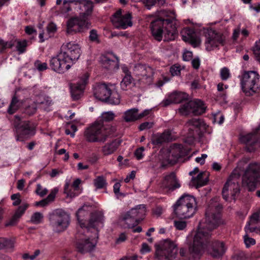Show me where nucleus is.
<instances>
[{
  "label": "nucleus",
  "mask_w": 260,
  "mask_h": 260,
  "mask_svg": "<svg viewBox=\"0 0 260 260\" xmlns=\"http://www.w3.org/2000/svg\"><path fill=\"white\" fill-rule=\"evenodd\" d=\"M20 106L19 100L16 94H15L12 98L11 103L8 109V113L10 114H14L19 108Z\"/></svg>",
  "instance_id": "obj_35"
},
{
  "label": "nucleus",
  "mask_w": 260,
  "mask_h": 260,
  "mask_svg": "<svg viewBox=\"0 0 260 260\" xmlns=\"http://www.w3.org/2000/svg\"><path fill=\"white\" fill-rule=\"evenodd\" d=\"M148 70L149 71L148 75L139 78L138 81L141 85H149L152 83V70L150 68H148Z\"/></svg>",
  "instance_id": "obj_42"
},
{
  "label": "nucleus",
  "mask_w": 260,
  "mask_h": 260,
  "mask_svg": "<svg viewBox=\"0 0 260 260\" xmlns=\"http://www.w3.org/2000/svg\"><path fill=\"white\" fill-rule=\"evenodd\" d=\"M146 213V206L139 205L127 212L122 217V220L128 228H132L137 225L145 217Z\"/></svg>",
  "instance_id": "obj_10"
},
{
  "label": "nucleus",
  "mask_w": 260,
  "mask_h": 260,
  "mask_svg": "<svg viewBox=\"0 0 260 260\" xmlns=\"http://www.w3.org/2000/svg\"><path fill=\"white\" fill-rule=\"evenodd\" d=\"M148 68L143 64H138L135 67L134 70L136 76L139 78L148 75L149 74Z\"/></svg>",
  "instance_id": "obj_37"
},
{
  "label": "nucleus",
  "mask_w": 260,
  "mask_h": 260,
  "mask_svg": "<svg viewBox=\"0 0 260 260\" xmlns=\"http://www.w3.org/2000/svg\"><path fill=\"white\" fill-rule=\"evenodd\" d=\"M115 129L109 126L105 127L102 123L95 122L84 133L86 140L89 142L104 143L111 137Z\"/></svg>",
  "instance_id": "obj_5"
},
{
  "label": "nucleus",
  "mask_w": 260,
  "mask_h": 260,
  "mask_svg": "<svg viewBox=\"0 0 260 260\" xmlns=\"http://www.w3.org/2000/svg\"><path fill=\"white\" fill-rule=\"evenodd\" d=\"M244 242L247 247L255 244V241L254 239L248 237L247 236H244Z\"/></svg>",
  "instance_id": "obj_61"
},
{
  "label": "nucleus",
  "mask_w": 260,
  "mask_h": 260,
  "mask_svg": "<svg viewBox=\"0 0 260 260\" xmlns=\"http://www.w3.org/2000/svg\"><path fill=\"white\" fill-rule=\"evenodd\" d=\"M133 80V78L131 75H125L120 83V86L121 89L123 90H126L127 89V86L132 83Z\"/></svg>",
  "instance_id": "obj_43"
},
{
  "label": "nucleus",
  "mask_w": 260,
  "mask_h": 260,
  "mask_svg": "<svg viewBox=\"0 0 260 260\" xmlns=\"http://www.w3.org/2000/svg\"><path fill=\"white\" fill-rule=\"evenodd\" d=\"M209 245L210 246L209 249L210 255L215 259L221 258L225 252L226 248L225 247L224 243L223 242H220L217 240L212 241L211 236L209 244L199 257H195L193 256L190 254L189 251L188 250L190 256L194 259H198L200 258L201 256L203 255L205 250L208 247Z\"/></svg>",
  "instance_id": "obj_18"
},
{
  "label": "nucleus",
  "mask_w": 260,
  "mask_h": 260,
  "mask_svg": "<svg viewBox=\"0 0 260 260\" xmlns=\"http://www.w3.org/2000/svg\"><path fill=\"white\" fill-rule=\"evenodd\" d=\"M80 8H84V12L81 14L80 16L88 20V16L91 15L93 10V3L91 1L88 0H80Z\"/></svg>",
  "instance_id": "obj_31"
},
{
  "label": "nucleus",
  "mask_w": 260,
  "mask_h": 260,
  "mask_svg": "<svg viewBox=\"0 0 260 260\" xmlns=\"http://www.w3.org/2000/svg\"><path fill=\"white\" fill-rule=\"evenodd\" d=\"M114 114L112 112H107L102 114V118L104 121H110L114 119Z\"/></svg>",
  "instance_id": "obj_54"
},
{
  "label": "nucleus",
  "mask_w": 260,
  "mask_h": 260,
  "mask_svg": "<svg viewBox=\"0 0 260 260\" xmlns=\"http://www.w3.org/2000/svg\"><path fill=\"white\" fill-rule=\"evenodd\" d=\"M158 18L151 23V30L154 38L160 41L164 35V41L174 40L177 36V29L173 19L169 18L170 13L166 10L158 12Z\"/></svg>",
  "instance_id": "obj_3"
},
{
  "label": "nucleus",
  "mask_w": 260,
  "mask_h": 260,
  "mask_svg": "<svg viewBox=\"0 0 260 260\" xmlns=\"http://www.w3.org/2000/svg\"><path fill=\"white\" fill-rule=\"evenodd\" d=\"M220 75L222 80H226L230 77L229 70L226 67L222 68L220 70Z\"/></svg>",
  "instance_id": "obj_50"
},
{
  "label": "nucleus",
  "mask_w": 260,
  "mask_h": 260,
  "mask_svg": "<svg viewBox=\"0 0 260 260\" xmlns=\"http://www.w3.org/2000/svg\"><path fill=\"white\" fill-rule=\"evenodd\" d=\"M192 181L196 188H200L206 185L209 181L205 172L200 173L196 177H192Z\"/></svg>",
  "instance_id": "obj_32"
},
{
  "label": "nucleus",
  "mask_w": 260,
  "mask_h": 260,
  "mask_svg": "<svg viewBox=\"0 0 260 260\" xmlns=\"http://www.w3.org/2000/svg\"><path fill=\"white\" fill-rule=\"evenodd\" d=\"M28 205L27 204H24L20 206L16 210L15 214H14L18 219L24 213L25 210L28 208Z\"/></svg>",
  "instance_id": "obj_47"
},
{
  "label": "nucleus",
  "mask_w": 260,
  "mask_h": 260,
  "mask_svg": "<svg viewBox=\"0 0 260 260\" xmlns=\"http://www.w3.org/2000/svg\"><path fill=\"white\" fill-rule=\"evenodd\" d=\"M155 256L158 259L165 258L167 260H174L178 254L177 245L172 241L167 239L155 244Z\"/></svg>",
  "instance_id": "obj_8"
},
{
  "label": "nucleus",
  "mask_w": 260,
  "mask_h": 260,
  "mask_svg": "<svg viewBox=\"0 0 260 260\" xmlns=\"http://www.w3.org/2000/svg\"><path fill=\"white\" fill-rule=\"evenodd\" d=\"M259 179L260 163L253 162L249 164L242 177L243 185L247 187L249 191H253Z\"/></svg>",
  "instance_id": "obj_7"
},
{
  "label": "nucleus",
  "mask_w": 260,
  "mask_h": 260,
  "mask_svg": "<svg viewBox=\"0 0 260 260\" xmlns=\"http://www.w3.org/2000/svg\"><path fill=\"white\" fill-rule=\"evenodd\" d=\"M88 215V212L83 209V207L80 208L76 212V217L80 225L79 230L86 232L89 234L90 232L93 233L95 236L98 235V231L95 229L97 223L101 221L102 216L97 213H92L90 214V219L86 222L82 218Z\"/></svg>",
  "instance_id": "obj_6"
},
{
  "label": "nucleus",
  "mask_w": 260,
  "mask_h": 260,
  "mask_svg": "<svg viewBox=\"0 0 260 260\" xmlns=\"http://www.w3.org/2000/svg\"><path fill=\"white\" fill-rule=\"evenodd\" d=\"M138 109L133 108L125 112L123 118L126 122H132L138 120Z\"/></svg>",
  "instance_id": "obj_33"
},
{
  "label": "nucleus",
  "mask_w": 260,
  "mask_h": 260,
  "mask_svg": "<svg viewBox=\"0 0 260 260\" xmlns=\"http://www.w3.org/2000/svg\"><path fill=\"white\" fill-rule=\"evenodd\" d=\"M206 109V107L203 101L196 99L182 105L179 110L180 112L185 115L192 113L194 115H199L205 113Z\"/></svg>",
  "instance_id": "obj_16"
},
{
  "label": "nucleus",
  "mask_w": 260,
  "mask_h": 260,
  "mask_svg": "<svg viewBox=\"0 0 260 260\" xmlns=\"http://www.w3.org/2000/svg\"><path fill=\"white\" fill-rule=\"evenodd\" d=\"M236 174L232 173L225 183L222 191L223 198L228 201L229 194L233 200H235L236 196L240 192V186Z\"/></svg>",
  "instance_id": "obj_14"
},
{
  "label": "nucleus",
  "mask_w": 260,
  "mask_h": 260,
  "mask_svg": "<svg viewBox=\"0 0 260 260\" xmlns=\"http://www.w3.org/2000/svg\"><path fill=\"white\" fill-rule=\"evenodd\" d=\"M222 210L219 197L213 198L209 201L205 212V222H200L199 229L189 245V252L193 256L200 257L210 242L211 232L224 224L221 215Z\"/></svg>",
  "instance_id": "obj_1"
},
{
  "label": "nucleus",
  "mask_w": 260,
  "mask_h": 260,
  "mask_svg": "<svg viewBox=\"0 0 260 260\" xmlns=\"http://www.w3.org/2000/svg\"><path fill=\"white\" fill-rule=\"evenodd\" d=\"M4 248L6 249L8 251L12 252L14 250L15 240L14 239H8L4 238Z\"/></svg>",
  "instance_id": "obj_44"
},
{
  "label": "nucleus",
  "mask_w": 260,
  "mask_h": 260,
  "mask_svg": "<svg viewBox=\"0 0 260 260\" xmlns=\"http://www.w3.org/2000/svg\"><path fill=\"white\" fill-rule=\"evenodd\" d=\"M163 187L171 190H174L180 187V184L177 179L175 172H172L164 177L162 182Z\"/></svg>",
  "instance_id": "obj_24"
},
{
  "label": "nucleus",
  "mask_w": 260,
  "mask_h": 260,
  "mask_svg": "<svg viewBox=\"0 0 260 260\" xmlns=\"http://www.w3.org/2000/svg\"><path fill=\"white\" fill-rule=\"evenodd\" d=\"M48 192V190L46 188L43 189L42 186L40 184H38L37 185V188L36 190V193L41 197H44Z\"/></svg>",
  "instance_id": "obj_53"
},
{
  "label": "nucleus",
  "mask_w": 260,
  "mask_h": 260,
  "mask_svg": "<svg viewBox=\"0 0 260 260\" xmlns=\"http://www.w3.org/2000/svg\"><path fill=\"white\" fill-rule=\"evenodd\" d=\"M170 72L172 76H176L180 73V68L179 66L174 65L170 68Z\"/></svg>",
  "instance_id": "obj_59"
},
{
  "label": "nucleus",
  "mask_w": 260,
  "mask_h": 260,
  "mask_svg": "<svg viewBox=\"0 0 260 260\" xmlns=\"http://www.w3.org/2000/svg\"><path fill=\"white\" fill-rule=\"evenodd\" d=\"M16 40H11L10 41H5L3 39L0 38V53H4L7 48H12L15 45Z\"/></svg>",
  "instance_id": "obj_39"
},
{
  "label": "nucleus",
  "mask_w": 260,
  "mask_h": 260,
  "mask_svg": "<svg viewBox=\"0 0 260 260\" xmlns=\"http://www.w3.org/2000/svg\"><path fill=\"white\" fill-rule=\"evenodd\" d=\"M35 67L39 71H43L47 69V64L46 62L42 63L38 60L35 62Z\"/></svg>",
  "instance_id": "obj_52"
},
{
  "label": "nucleus",
  "mask_w": 260,
  "mask_h": 260,
  "mask_svg": "<svg viewBox=\"0 0 260 260\" xmlns=\"http://www.w3.org/2000/svg\"><path fill=\"white\" fill-rule=\"evenodd\" d=\"M186 155V151L181 144H173L169 148L168 164L173 165L178 159Z\"/></svg>",
  "instance_id": "obj_22"
},
{
  "label": "nucleus",
  "mask_w": 260,
  "mask_h": 260,
  "mask_svg": "<svg viewBox=\"0 0 260 260\" xmlns=\"http://www.w3.org/2000/svg\"><path fill=\"white\" fill-rule=\"evenodd\" d=\"M181 34L183 41L189 43L193 47L200 45V41L193 29L185 28L181 31Z\"/></svg>",
  "instance_id": "obj_23"
},
{
  "label": "nucleus",
  "mask_w": 260,
  "mask_h": 260,
  "mask_svg": "<svg viewBox=\"0 0 260 260\" xmlns=\"http://www.w3.org/2000/svg\"><path fill=\"white\" fill-rule=\"evenodd\" d=\"M37 110V104L36 102L26 107L24 110V112L28 115L34 114Z\"/></svg>",
  "instance_id": "obj_48"
},
{
  "label": "nucleus",
  "mask_w": 260,
  "mask_h": 260,
  "mask_svg": "<svg viewBox=\"0 0 260 260\" xmlns=\"http://www.w3.org/2000/svg\"><path fill=\"white\" fill-rule=\"evenodd\" d=\"M88 20L80 16V18L75 17L70 19L67 24V33L72 34L82 32L84 29L88 28Z\"/></svg>",
  "instance_id": "obj_20"
},
{
  "label": "nucleus",
  "mask_w": 260,
  "mask_h": 260,
  "mask_svg": "<svg viewBox=\"0 0 260 260\" xmlns=\"http://www.w3.org/2000/svg\"><path fill=\"white\" fill-rule=\"evenodd\" d=\"M152 125L153 123L152 122H145L140 125L139 128L140 131H143L146 129L150 128L152 127Z\"/></svg>",
  "instance_id": "obj_62"
},
{
  "label": "nucleus",
  "mask_w": 260,
  "mask_h": 260,
  "mask_svg": "<svg viewBox=\"0 0 260 260\" xmlns=\"http://www.w3.org/2000/svg\"><path fill=\"white\" fill-rule=\"evenodd\" d=\"M56 29V25L53 22L49 23L47 26V31L49 34H54Z\"/></svg>",
  "instance_id": "obj_57"
},
{
  "label": "nucleus",
  "mask_w": 260,
  "mask_h": 260,
  "mask_svg": "<svg viewBox=\"0 0 260 260\" xmlns=\"http://www.w3.org/2000/svg\"><path fill=\"white\" fill-rule=\"evenodd\" d=\"M121 140L115 139L110 143L106 144L103 147L102 151L105 155H108L114 153L120 145Z\"/></svg>",
  "instance_id": "obj_30"
},
{
  "label": "nucleus",
  "mask_w": 260,
  "mask_h": 260,
  "mask_svg": "<svg viewBox=\"0 0 260 260\" xmlns=\"http://www.w3.org/2000/svg\"><path fill=\"white\" fill-rule=\"evenodd\" d=\"M248 256L246 253L240 249H236L231 255V260H246Z\"/></svg>",
  "instance_id": "obj_38"
},
{
  "label": "nucleus",
  "mask_w": 260,
  "mask_h": 260,
  "mask_svg": "<svg viewBox=\"0 0 260 260\" xmlns=\"http://www.w3.org/2000/svg\"><path fill=\"white\" fill-rule=\"evenodd\" d=\"M121 186V184L119 182H116L114 184L113 186V191L115 195L116 196L117 198H119L120 197H124L125 196V194L122 192H120V188Z\"/></svg>",
  "instance_id": "obj_51"
},
{
  "label": "nucleus",
  "mask_w": 260,
  "mask_h": 260,
  "mask_svg": "<svg viewBox=\"0 0 260 260\" xmlns=\"http://www.w3.org/2000/svg\"><path fill=\"white\" fill-rule=\"evenodd\" d=\"M191 64L193 68L195 69H199L200 65V61L199 58H196L192 60Z\"/></svg>",
  "instance_id": "obj_64"
},
{
  "label": "nucleus",
  "mask_w": 260,
  "mask_h": 260,
  "mask_svg": "<svg viewBox=\"0 0 260 260\" xmlns=\"http://www.w3.org/2000/svg\"><path fill=\"white\" fill-rule=\"evenodd\" d=\"M75 238L76 249L78 252L81 253L90 252L95 246L96 243H93L91 240L93 236L86 233V232L79 229Z\"/></svg>",
  "instance_id": "obj_12"
},
{
  "label": "nucleus",
  "mask_w": 260,
  "mask_h": 260,
  "mask_svg": "<svg viewBox=\"0 0 260 260\" xmlns=\"http://www.w3.org/2000/svg\"><path fill=\"white\" fill-rule=\"evenodd\" d=\"M50 225L56 232L64 231L69 225L70 216L66 212L57 210L49 215Z\"/></svg>",
  "instance_id": "obj_13"
},
{
  "label": "nucleus",
  "mask_w": 260,
  "mask_h": 260,
  "mask_svg": "<svg viewBox=\"0 0 260 260\" xmlns=\"http://www.w3.org/2000/svg\"><path fill=\"white\" fill-rule=\"evenodd\" d=\"M37 105L45 111H49V107L52 104L51 98L48 96H43L42 99L40 98L36 101Z\"/></svg>",
  "instance_id": "obj_34"
},
{
  "label": "nucleus",
  "mask_w": 260,
  "mask_h": 260,
  "mask_svg": "<svg viewBox=\"0 0 260 260\" xmlns=\"http://www.w3.org/2000/svg\"><path fill=\"white\" fill-rule=\"evenodd\" d=\"M144 150L143 147H141L137 149L135 151V156L136 157L137 159L140 160L143 157V152Z\"/></svg>",
  "instance_id": "obj_58"
},
{
  "label": "nucleus",
  "mask_w": 260,
  "mask_h": 260,
  "mask_svg": "<svg viewBox=\"0 0 260 260\" xmlns=\"http://www.w3.org/2000/svg\"><path fill=\"white\" fill-rule=\"evenodd\" d=\"M110 90L106 84H98L95 86L93 93L96 99L105 102L110 95Z\"/></svg>",
  "instance_id": "obj_25"
},
{
  "label": "nucleus",
  "mask_w": 260,
  "mask_h": 260,
  "mask_svg": "<svg viewBox=\"0 0 260 260\" xmlns=\"http://www.w3.org/2000/svg\"><path fill=\"white\" fill-rule=\"evenodd\" d=\"M16 40L15 42L16 50L18 52L19 54L23 53L26 51V48L27 46V41L23 40L22 41Z\"/></svg>",
  "instance_id": "obj_41"
},
{
  "label": "nucleus",
  "mask_w": 260,
  "mask_h": 260,
  "mask_svg": "<svg viewBox=\"0 0 260 260\" xmlns=\"http://www.w3.org/2000/svg\"><path fill=\"white\" fill-rule=\"evenodd\" d=\"M245 228L250 232L260 233V216L258 213H253L251 216Z\"/></svg>",
  "instance_id": "obj_27"
},
{
  "label": "nucleus",
  "mask_w": 260,
  "mask_h": 260,
  "mask_svg": "<svg viewBox=\"0 0 260 260\" xmlns=\"http://www.w3.org/2000/svg\"><path fill=\"white\" fill-rule=\"evenodd\" d=\"M187 124L189 127V130L192 131L190 134L191 136H194V129H196V132L198 134L199 133L198 129L205 128L206 126L204 121L200 118H192L187 121Z\"/></svg>",
  "instance_id": "obj_28"
},
{
  "label": "nucleus",
  "mask_w": 260,
  "mask_h": 260,
  "mask_svg": "<svg viewBox=\"0 0 260 260\" xmlns=\"http://www.w3.org/2000/svg\"><path fill=\"white\" fill-rule=\"evenodd\" d=\"M206 49L207 51H211L218 47L219 45L223 46L225 43V37L221 32L213 29L208 30L206 35Z\"/></svg>",
  "instance_id": "obj_15"
},
{
  "label": "nucleus",
  "mask_w": 260,
  "mask_h": 260,
  "mask_svg": "<svg viewBox=\"0 0 260 260\" xmlns=\"http://www.w3.org/2000/svg\"><path fill=\"white\" fill-rule=\"evenodd\" d=\"M259 75L256 72H245L241 79L242 90L247 96L252 95L258 92L257 83L259 82Z\"/></svg>",
  "instance_id": "obj_9"
},
{
  "label": "nucleus",
  "mask_w": 260,
  "mask_h": 260,
  "mask_svg": "<svg viewBox=\"0 0 260 260\" xmlns=\"http://www.w3.org/2000/svg\"><path fill=\"white\" fill-rule=\"evenodd\" d=\"M115 59H112L107 56H104L102 58V64L103 67L109 70H114L119 68V59L118 57L114 56Z\"/></svg>",
  "instance_id": "obj_29"
},
{
  "label": "nucleus",
  "mask_w": 260,
  "mask_h": 260,
  "mask_svg": "<svg viewBox=\"0 0 260 260\" xmlns=\"http://www.w3.org/2000/svg\"><path fill=\"white\" fill-rule=\"evenodd\" d=\"M80 55L78 44L72 42L63 44L58 54L50 60V67L56 72L64 73L76 62Z\"/></svg>",
  "instance_id": "obj_2"
},
{
  "label": "nucleus",
  "mask_w": 260,
  "mask_h": 260,
  "mask_svg": "<svg viewBox=\"0 0 260 260\" xmlns=\"http://www.w3.org/2000/svg\"><path fill=\"white\" fill-rule=\"evenodd\" d=\"M253 53L255 55L256 59L260 62V41L256 42L253 48Z\"/></svg>",
  "instance_id": "obj_49"
},
{
  "label": "nucleus",
  "mask_w": 260,
  "mask_h": 260,
  "mask_svg": "<svg viewBox=\"0 0 260 260\" xmlns=\"http://www.w3.org/2000/svg\"><path fill=\"white\" fill-rule=\"evenodd\" d=\"M113 26L118 29H125L128 26H132V15L130 13L122 15L121 10L116 11L111 18Z\"/></svg>",
  "instance_id": "obj_19"
},
{
  "label": "nucleus",
  "mask_w": 260,
  "mask_h": 260,
  "mask_svg": "<svg viewBox=\"0 0 260 260\" xmlns=\"http://www.w3.org/2000/svg\"><path fill=\"white\" fill-rule=\"evenodd\" d=\"M188 95L181 92H175L171 94V99H173V103H180L188 99Z\"/></svg>",
  "instance_id": "obj_36"
},
{
  "label": "nucleus",
  "mask_w": 260,
  "mask_h": 260,
  "mask_svg": "<svg viewBox=\"0 0 260 260\" xmlns=\"http://www.w3.org/2000/svg\"><path fill=\"white\" fill-rule=\"evenodd\" d=\"M173 138L169 131H165L162 133L156 134L152 137V143L155 145H160L164 143L171 141Z\"/></svg>",
  "instance_id": "obj_26"
},
{
  "label": "nucleus",
  "mask_w": 260,
  "mask_h": 260,
  "mask_svg": "<svg viewBox=\"0 0 260 260\" xmlns=\"http://www.w3.org/2000/svg\"><path fill=\"white\" fill-rule=\"evenodd\" d=\"M18 220L19 219L14 215L11 219H10L6 222L5 226H13L17 223Z\"/></svg>",
  "instance_id": "obj_60"
},
{
  "label": "nucleus",
  "mask_w": 260,
  "mask_h": 260,
  "mask_svg": "<svg viewBox=\"0 0 260 260\" xmlns=\"http://www.w3.org/2000/svg\"><path fill=\"white\" fill-rule=\"evenodd\" d=\"M13 125L16 133L17 141H23L24 139L28 138L35 134L33 127L29 121H23L18 115H15L13 120Z\"/></svg>",
  "instance_id": "obj_11"
},
{
  "label": "nucleus",
  "mask_w": 260,
  "mask_h": 260,
  "mask_svg": "<svg viewBox=\"0 0 260 260\" xmlns=\"http://www.w3.org/2000/svg\"><path fill=\"white\" fill-rule=\"evenodd\" d=\"M174 226L178 230H183L186 227V222L184 221H174Z\"/></svg>",
  "instance_id": "obj_55"
},
{
  "label": "nucleus",
  "mask_w": 260,
  "mask_h": 260,
  "mask_svg": "<svg viewBox=\"0 0 260 260\" xmlns=\"http://www.w3.org/2000/svg\"><path fill=\"white\" fill-rule=\"evenodd\" d=\"M43 215L39 212L34 213L31 216L30 222L34 224H39L42 222Z\"/></svg>",
  "instance_id": "obj_45"
},
{
  "label": "nucleus",
  "mask_w": 260,
  "mask_h": 260,
  "mask_svg": "<svg viewBox=\"0 0 260 260\" xmlns=\"http://www.w3.org/2000/svg\"><path fill=\"white\" fill-rule=\"evenodd\" d=\"M106 102L113 105H118L120 103V95L117 91L110 90V95Z\"/></svg>",
  "instance_id": "obj_40"
},
{
  "label": "nucleus",
  "mask_w": 260,
  "mask_h": 260,
  "mask_svg": "<svg viewBox=\"0 0 260 260\" xmlns=\"http://www.w3.org/2000/svg\"><path fill=\"white\" fill-rule=\"evenodd\" d=\"M197 204L192 196L184 194L174 205L175 214L180 218L186 219L192 217L196 212Z\"/></svg>",
  "instance_id": "obj_4"
},
{
  "label": "nucleus",
  "mask_w": 260,
  "mask_h": 260,
  "mask_svg": "<svg viewBox=\"0 0 260 260\" xmlns=\"http://www.w3.org/2000/svg\"><path fill=\"white\" fill-rule=\"evenodd\" d=\"M259 129L260 126H258L253 132L240 138L241 142L246 145L245 149L247 151L254 152L260 147V136L258 135Z\"/></svg>",
  "instance_id": "obj_17"
},
{
  "label": "nucleus",
  "mask_w": 260,
  "mask_h": 260,
  "mask_svg": "<svg viewBox=\"0 0 260 260\" xmlns=\"http://www.w3.org/2000/svg\"><path fill=\"white\" fill-rule=\"evenodd\" d=\"M20 194L19 193L13 194L11 196V200L14 201L13 203L14 206H18L21 203V200L20 199Z\"/></svg>",
  "instance_id": "obj_56"
},
{
  "label": "nucleus",
  "mask_w": 260,
  "mask_h": 260,
  "mask_svg": "<svg viewBox=\"0 0 260 260\" xmlns=\"http://www.w3.org/2000/svg\"><path fill=\"white\" fill-rule=\"evenodd\" d=\"M89 39L91 41H93V42L98 41L99 42L96 30H95V29H92V30H90V35H89Z\"/></svg>",
  "instance_id": "obj_63"
},
{
  "label": "nucleus",
  "mask_w": 260,
  "mask_h": 260,
  "mask_svg": "<svg viewBox=\"0 0 260 260\" xmlns=\"http://www.w3.org/2000/svg\"><path fill=\"white\" fill-rule=\"evenodd\" d=\"M89 74L85 73L76 84L71 85V92L74 100H79L83 95L85 85L87 84Z\"/></svg>",
  "instance_id": "obj_21"
},
{
  "label": "nucleus",
  "mask_w": 260,
  "mask_h": 260,
  "mask_svg": "<svg viewBox=\"0 0 260 260\" xmlns=\"http://www.w3.org/2000/svg\"><path fill=\"white\" fill-rule=\"evenodd\" d=\"M94 184L96 188L101 189L104 188L106 185V181L103 176H100L94 179Z\"/></svg>",
  "instance_id": "obj_46"
}]
</instances>
